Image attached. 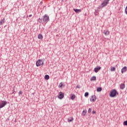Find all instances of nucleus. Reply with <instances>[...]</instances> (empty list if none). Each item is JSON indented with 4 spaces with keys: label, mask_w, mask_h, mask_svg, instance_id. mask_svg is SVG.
Returning <instances> with one entry per match:
<instances>
[{
    "label": "nucleus",
    "mask_w": 127,
    "mask_h": 127,
    "mask_svg": "<svg viewBox=\"0 0 127 127\" xmlns=\"http://www.w3.org/2000/svg\"><path fill=\"white\" fill-rule=\"evenodd\" d=\"M42 19L44 23H47V22H48V21L50 20V19L49 18V16L47 14H45L43 16Z\"/></svg>",
    "instance_id": "obj_1"
},
{
    "label": "nucleus",
    "mask_w": 127,
    "mask_h": 127,
    "mask_svg": "<svg viewBox=\"0 0 127 127\" xmlns=\"http://www.w3.org/2000/svg\"><path fill=\"white\" fill-rule=\"evenodd\" d=\"M116 95H119V93L117 92L116 89H113L110 91V96L113 98L114 97H116Z\"/></svg>",
    "instance_id": "obj_2"
},
{
    "label": "nucleus",
    "mask_w": 127,
    "mask_h": 127,
    "mask_svg": "<svg viewBox=\"0 0 127 127\" xmlns=\"http://www.w3.org/2000/svg\"><path fill=\"white\" fill-rule=\"evenodd\" d=\"M44 64V62L42 60H39L36 63V65L37 67H39V66H41Z\"/></svg>",
    "instance_id": "obj_3"
},
{
    "label": "nucleus",
    "mask_w": 127,
    "mask_h": 127,
    "mask_svg": "<svg viewBox=\"0 0 127 127\" xmlns=\"http://www.w3.org/2000/svg\"><path fill=\"white\" fill-rule=\"evenodd\" d=\"M7 104V102L5 101H1L0 102V109L3 108Z\"/></svg>",
    "instance_id": "obj_4"
},
{
    "label": "nucleus",
    "mask_w": 127,
    "mask_h": 127,
    "mask_svg": "<svg viewBox=\"0 0 127 127\" xmlns=\"http://www.w3.org/2000/svg\"><path fill=\"white\" fill-rule=\"evenodd\" d=\"M58 98L61 100L63 99V98H64V93H63L62 92H60L58 96Z\"/></svg>",
    "instance_id": "obj_5"
},
{
    "label": "nucleus",
    "mask_w": 127,
    "mask_h": 127,
    "mask_svg": "<svg viewBox=\"0 0 127 127\" xmlns=\"http://www.w3.org/2000/svg\"><path fill=\"white\" fill-rule=\"evenodd\" d=\"M109 1H110L109 0H104L103 2L101 3V5H102L103 7L106 6V5L109 3Z\"/></svg>",
    "instance_id": "obj_6"
},
{
    "label": "nucleus",
    "mask_w": 127,
    "mask_h": 127,
    "mask_svg": "<svg viewBox=\"0 0 127 127\" xmlns=\"http://www.w3.org/2000/svg\"><path fill=\"white\" fill-rule=\"evenodd\" d=\"M109 1H110L109 0H104L103 2L101 3V5H102L103 7L106 6V5L109 3Z\"/></svg>",
    "instance_id": "obj_7"
},
{
    "label": "nucleus",
    "mask_w": 127,
    "mask_h": 127,
    "mask_svg": "<svg viewBox=\"0 0 127 127\" xmlns=\"http://www.w3.org/2000/svg\"><path fill=\"white\" fill-rule=\"evenodd\" d=\"M97 100V97L95 95H92L91 97L90 98L91 102H95Z\"/></svg>",
    "instance_id": "obj_8"
},
{
    "label": "nucleus",
    "mask_w": 127,
    "mask_h": 127,
    "mask_svg": "<svg viewBox=\"0 0 127 127\" xmlns=\"http://www.w3.org/2000/svg\"><path fill=\"white\" fill-rule=\"evenodd\" d=\"M127 66H124L122 68V70H121V72L122 73V74L123 73H125V72H127Z\"/></svg>",
    "instance_id": "obj_9"
},
{
    "label": "nucleus",
    "mask_w": 127,
    "mask_h": 127,
    "mask_svg": "<svg viewBox=\"0 0 127 127\" xmlns=\"http://www.w3.org/2000/svg\"><path fill=\"white\" fill-rule=\"evenodd\" d=\"M73 10H74V11H75V12H76V13H79V12H81V11H82V9H75V8H74L73 9Z\"/></svg>",
    "instance_id": "obj_10"
},
{
    "label": "nucleus",
    "mask_w": 127,
    "mask_h": 127,
    "mask_svg": "<svg viewBox=\"0 0 127 127\" xmlns=\"http://www.w3.org/2000/svg\"><path fill=\"white\" fill-rule=\"evenodd\" d=\"M100 70H101V67H95L94 68V72H95V73H98Z\"/></svg>",
    "instance_id": "obj_11"
},
{
    "label": "nucleus",
    "mask_w": 127,
    "mask_h": 127,
    "mask_svg": "<svg viewBox=\"0 0 127 127\" xmlns=\"http://www.w3.org/2000/svg\"><path fill=\"white\" fill-rule=\"evenodd\" d=\"M124 88H126L125 84H121L120 85V89H121V90H124Z\"/></svg>",
    "instance_id": "obj_12"
},
{
    "label": "nucleus",
    "mask_w": 127,
    "mask_h": 127,
    "mask_svg": "<svg viewBox=\"0 0 127 127\" xmlns=\"http://www.w3.org/2000/svg\"><path fill=\"white\" fill-rule=\"evenodd\" d=\"M104 33L105 35H109V34H110V32L108 30H104Z\"/></svg>",
    "instance_id": "obj_13"
},
{
    "label": "nucleus",
    "mask_w": 127,
    "mask_h": 127,
    "mask_svg": "<svg viewBox=\"0 0 127 127\" xmlns=\"http://www.w3.org/2000/svg\"><path fill=\"white\" fill-rule=\"evenodd\" d=\"M97 78L96 77V76H92L91 79H90V81H96Z\"/></svg>",
    "instance_id": "obj_14"
},
{
    "label": "nucleus",
    "mask_w": 127,
    "mask_h": 127,
    "mask_svg": "<svg viewBox=\"0 0 127 127\" xmlns=\"http://www.w3.org/2000/svg\"><path fill=\"white\" fill-rule=\"evenodd\" d=\"M3 23H4V18L0 20V25H2Z\"/></svg>",
    "instance_id": "obj_15"
},
{
    "label": "nucleus",
    "mask_w": 127,
    "mask_h": 127,
    "mask_svg": "<svg viewBox=\"0 0 127 127\" xmlns=\"http://www.w3.org/2000/svg\"><path fill=\"white\" fill-rule=\"evenodd\" d=\"M38 38L39 39H42L43 38V36H42L41 34H39L38 36Z\"/></svg>",
    "instance_id": "obj_16"
},
{
    "label": "nucleus",
    "mask_w": 127,
    "mask_h": 127,
    "mask_svg": "<svg viewBox=\"0 0 127 127\" xmlns=\"http://www.w3.org/2000/svg\"><path fill=\"white\" fill-rule=\"evenodd\" d=\"M102 91V87H98L97 89V92H101Z\"/></svg>",
    "instance_id": "obj_17"
},
{
    "label": "nucleus",
    "mask_w": 127,
    "mask_h": 127,
    "mask_svg": "<svg viewBox=\"0 0 127 127\" xmlns=\"http://www.w3.org/2000/svg\"><path fill=\"white\" fill-rule=\"evenodd\" d=\"M42 19H41L40 18L38 19L37 21L38 22H39V23H41L42 22Z\"/></svg>",
    "instance_id": "obj_18"
},
{
    "label": "nucleus",
    "mask_w": 127,
    "mask_h": 127,
    "mask_svg": "<svg viewBox=\"0 0 127 127\" xmlns=\"http://www.w3.org/2000/svg\"><path fill=\"white\" fill-rule=\"evenodd\" d=\"M45 79L46 80H48L49 79V75H45Z\"/></svg>",
    "instance_id": "obj_19"
},
{
    "label": "nucleus",
    "mask_w": 127,
    "mask_h": 127,
    "mask_svg": "<svg viewBox=\"0 0 127 127\" xmlns=\"http://www.w3.org/2000/svg\"><path fill=\"white\" fill-rule=\"evenodd\" d=\"M73 118H71L70 119H68V121L67 122L68 123H71V122H73Z\"/></svg>",
    "instance_id": "obj_20"
},
{
    "label": "nucleus",
    "mask_w": 127,
    "mask_h": 127,
    "mask_svg": "<svg viewBox=\"0 0 127 127\" xmlns=\"http://www.w3.org/2000/svg\"><path fill=\"white\" fill-rule=\"evenodd\" d=\"M75 96L74 94L72 95V96L70 97L71 100H74V99H75Z\"/></svg>",
    "instance_id": "obj_21"
},
{
    "label": "nucleus",
    "mask_w": 127,
    "mask_h": 127,
    "mask_svg": "<svg viewBox=\"0 0 127 127\" xmlns=\"http://www.w3.org/2000/svg\"><path fill=\"white\" fill-rule=\"evenodd\" d=\"M111 71H116V68L115 67H112L111 68Z\"/></svg>",
    "instance_id": "obj_22"
},
{
    "label": "nucleus",
    "mask_w": 127,
    "mask_h": 127,
    "mask_svg": "<svg viewBox=\"0 0 127 127\" xmlns=\"http://www.w3.org/2000/svg\"><path fill=\"white\" fill-rule=\"evenodd\" d=\"M88 96H89V93L85 92L84 94V97H88Z\"/></svg>",
    "instance_id": "obj_23"
},
{
    "label": "nucleus",
    "mask_w": 127,
    "mask_h": 127,
    "mask_svg": "<svg viewBox=\"0 0 127 127\" xmlns=\"http://www.w3.org/2000/svg\"><path fill=\"white\" fill-rule=\"evenodd\" d=\"M62 86H63V83L61 82L59 84V87H60V88H62Z\"/></svg>",
    "instance_id": "obj_24"
},
{
    "label": "nucleus",
    "mask_w": 127,
    "mask_h": 127,
    "mask_svg": "<svg viewBox=\"0 0 127 127\" xmlns=\"http://www.w3.org/2000/svg\"><path fill=\"white\" fill-rule=\"evenodd\" d=\"M92 112V109L91 108H89L88 113H90Z\"/></svg>",
    "instance_id": "obj_25"
},
{
    "label": "nucleus",
    "mask_w": 127,
    "mask_h": 127,
    "mask_svg": "<svg viewBox=\"0 0 127 127\" xmlns=\"http://www.w3.org/2000/svg\"><path fill=\"white\" fill-rule=\"evenodd\" d=\"M124 126H127V121H125L124 122Z\"/></svg>",
    "instance_id": "obj_26"
},
{
    "label": "nucleus",
    "mask_w": 127,
    "mask_h": 127,
    "mask_svg": "<svg viewBox=\"0 0 127 127\" xmlns=\"http://www.w3.org/2000/svg\"><path fill=\"white\" fill-rule=\"evenodd\" d=\"M125 13H126V14H127V6L125 8Z\"/></svg>",
    "instance_id": "obj_27"
},
{
    "label": "nucleus",
    "mask_w": 127,
    "mask_h": 127,
    "mask_svg": "<svg viewBox=\"0 0 127 127\" xmlns=\"http://www.w3.org/2000/svg\"><path fill=\"white\" fill-rule=\"evenodd\" d=\"M21 94H22V91H20L19 92V95H21Z\"/></svg>",
    "instance_id": "obj_28"
},
{
    "label": "nucleus",
    "mask_w": 127,
    "mask_h": 127,
    "mask_svg": "<svg viewBox=\"0 0 127 127\" xmlns=\"http://www.w3.org/2000/svg\"><path fill=\"white\" fill-rule=\"evenodd\" d=\"M92 114H96V111H92Z\"/></svg>",
    "instance_id": "obj_29"
},
{
    "label": "nucleus",
    "mask_w": 127,
    "mask_h": 127,
    "mask_svg": "<svg viewBox=\"0 0 127 127\" xmlns=\"http://www.w3.org/2000/svg\"><path fill=\"white\" fill-rule=\"evenodd\" d=\"M76 88H78L79 89V88H80V85H77Z\"/></svg>",
    "instance_id": "obj_30"
},
{
    "label": "nucleus",
    "mask_w": 127,
    "mask_h": 127,
    "mask_svg": "<svg viewBox=\"0 0 127 127\" xmlns=\"http://www.w3.org/2000/svg\"><path fill=\"white\" fill-rule=\"evenodd\" d=\"M82 116H86V114H84V113H82Z\"/></svg>",
    "instance_id": "obj_31"
},
{
    "label": "nucleus",
    "mask_w": 127,
    "mask_h": 127,
    "mask_svg": "<svg viewBox=\"0 0 127 127\" xmlns=\"http://www.w3.org/2000/svg\"><path fill=\"white\" fill-rule=\"evenodd\" d=\"M31 16H32V15H31V14L29 15V17H31Z\"/></svg>",
    "instance_id": "obj_32"
},
{
    "label": "nucleus",
    "mask_w": 127,
    "mask_h": 127,
    "mask_svg": "<svg viewBox=\"0 0 127 127\" xmlns=\"http://www.w3.org/2000/svg\"><path fill=\"white\" fill-rule=\"evenodd\" d=\"M84 113H85V111L83 110V112H82V113L84 114Z\"/></svg>",
    "instance_id": "obj_33"
},
{
    "label": "nucleus",
    "mask_w": 127,
    "mask_h": 127,
    "mask_svg": "<svg viewBox=\"0 0 127 127\" xmlns=\"http://www.w3.org/2000/svg\"><path fill=\"white\" fill-rule=\"evenodd\" d=\"M23 31H25V29H23Z\"/></svg>",
    "instance_id": "obj_34"
}]
</instances>
